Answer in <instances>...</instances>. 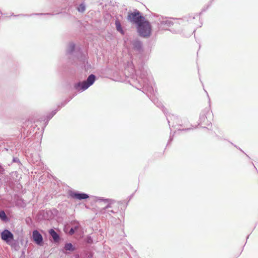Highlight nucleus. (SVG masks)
<instances>
[{
    "label": "nucleus",
    "instance_id": "f03ea898",
    "mask_svg": "<svg viewBox=\"0 0 258 258\" xmlns=\"http://www.w3.org/2000/svg\"><path fill=\"white\" fill-rule=\"evenodd\" d=\"M94 201L96 202L103 203L105 205L104 207H103L101 211V213H105L107 212L108 214L110 215L111 214L114 213L115 212L113 209L115 204V202L113 200L108 199H103L98 197H94Z\"/></svg>",
    "mask_w": 258,
    "mask_h": 258
},
{
    "label": "nucleus",
    "instance_id": "423d86ee",
    "mask_svg": "<svg viewBox=\"0 0 258 258\" xmlns=\"http://www.w3.org/2000/svg\"><path fill=\"white\" fill-rule=\"evenodd\" d=\"M127 19L131 22L139 25L140 23L144 21L145 18L141 16L139 11H136L133 13H130L127 16Z\"/></svg>",
    "mask_w": 258,
    "mask_h": 258
},
{
    "label": "nucleus",
    "instance_id": "f8f14e48",
    "mask_svg": "<svg viewBox=\"0 0 258 258\" xmlns=\"http://www.w3.org/2000/svg\"><path fill=\"white\" fill-rule=\"evenodd\" d=\"M75 48V45L74 43H70L67 48V52L68 54H72L73 53Z\"/></svg>",
    "mask_w": 258,
    "mask_h": 258
},
{
    "label": "nucleus",
    "instance_id": "20e7f679",
    "mask_svg": "<svg viewBox=\"0 0 258 258\" xmlns=\"http://www.w3.org/2000/svg\"><path fill=\"white\" fill-rule=\"evenodd\" d=\"M95 80L96 76L93 74H91L88 76L86 81L75 83L74 87L77 91L83 92L93 85Z\"/></svg>",
    "mask_w": 258,
    "mask_h": 258
},
{
    "label": "nucleus",
    "instance_id": "aec40b11",
    "mask_svg": "<svg viewBox=\"0 0 258 258\" xmlns=\"http://www.w3.org/2000/svg\"><path fill=\"white\" fill-rule=\"evenodd\" d=\"M75 231H76L75 230V229L73 228H71V229H70V230L69 231V234L70 235H73L75 233Z\"/></svg>",
    "mask_w": 258,
    "mask_h": 258
},
{
    "label": "nucleus",
    "instance_id": "b1692460",
    "mask_svg": "<svg viewBox=\"0 0 258 258\" xmlns=\"http://www.w3.org/2000/svg\"><path fill=\"white\" fill-rule=\"evenodd\" d=\"M0 14H2L1 12H0Z\"/></svg>",
    "mask_w": 258,
    "mask_h": 258
},
{
    "label": "nucleus",
    "instance_id": "4be33fe9",
    "mask_svg": "<svg viewBox=\"0 0 258 258\" xmlns=\"http://www.w3.org/2000/svg\"><path fill=\"white\" fill-rule=\"evenodd\" d=\"M167 119H168V122L169 123H170V120H169V118H167Z\"/></svg>",
    "mask_w": 258,
    "mask_h": 258
},
{
    "label": "nucleus",
    "instance_id": "0eeeda50",
    "mask_svg": "<svg viewBox=\"0 0 258 258\" xmlns=\"http://www.w3.org/2000/svg\"><path fill=\"white\" fill-rule=\"evenodd\" d=\"M32 238L37 244L39 245H42L43 242V237L38 230H35L33 231Z\"/></svg>",
    "mask_w": 258,
    "mask_h": 258
},
{
    "label": "nucleus",
    "instance_id": "4468645a",
    "mask_svg": "<svg viewBox=\"0 0 258 258\" xmlns=\"http://www.w3.org/2000/svg\"><path fill=\"white\" fill-rule=\"evenodd\" d=\"M64 248L66 250H69V251H74L75 250V248L74 247L73 245L71 243H67L65 244Z\"/></svg>",
    "mask_w": 258,
    "mask_h": 258
},
{
    "label": "nucleus",
    "instance_id": "f3484780",
    "mask_svg": "<svg viewBox=\"0 0 258 258\" xmlns=\"http://www.w3.org/2000/svg\"><path fill=\"white\" fill-rule=\"evenodd\" d=\"M0 218L3 220H5L7 219V216L4 211H0Z\"/></svg>",
    "mask_w": 258,
    "mask_h": 258
},
{
    "label": "nucleus",
    "instance_id": "a211bd4d",
    "mask_svg": "<svg viewBox=\"0 0 258 258\" xmlns=\"http://www.w3.org/2000/svg\"><path fill=\"white\" fill-rule=\"evenodd\" d=\"M56 113V110L52 111V112L47 116L48 119L51 118Z\"/></svg>",
    "mask_w": 258,
    "mask_h": 258
},
{
    "label": "nucleus",
    "instance_id": "9d476101",
    "mask_svg": "<svg viewBox=\"0 0 258 258\" xmlns=\"http://www.w3.org/2000/svg\"><path fill=\"white\" fill-rule=\"evenodd\" d=\"M132 44L135 50L140 51L142 48V43L138 40H133L132 42Z\"/></svg>",
    "mask_w": 258,
    "mask_h": 258
},
{
    "label": "nucleus",
    "instance_id": "ddd939ff",
    "mask_svg": "<svg viewBox=\"0 0 258 258\" xmlns=\"http://www.w3.org/2000/svg\"><path fill=\"white\" fill-rule=\"evenodd\" d=\"M116 29L117 31L119 32L121 34H124V31L121 28V24L118 20H116L115 22Z\"/></svg>",
    "mask_w": 258,
    "mask_h": 258
},
{
    "label": "nucleus",
    "instance_id": "6e6552de",
    "mask_svg": "<svg viewBox=\"0 0 258 258\" xmlns=\"http://www.w3.org/2000/svg\"><path fill=\"white\" fill-rule=\"evenodd\" d=\"M1 238L5 241L8 242L13 239V234L8 230H4L1 233Z\"/></svg>",
    "mask_w": 258,
    "mask_h": 258
},
{
    "label": "nucleus",
    "instance_id": "2eb2a0df",
    "mask_svg": "<svg viewBox=\"0 0 258 258\" xmlns=\"http://www.w3.org/2000/svg\"><path fill=\"white\" fill-rule=\"evenodd\" d=\"M86 9V6L84 3L81 4L77 8L79 12L83 13Z\"/></svg>",
    "mask_w": 258,
    "mask_h": 258
},
{
    "label": "nucleus",
    "instance_id": "1a4fd4ad",
    "mask_svg": "<svg viewBox=\"0 0 258 258\" xmlns=\"http://www.w3.org/2000/svg\"><path fill=\"white\" fill-rule=\"evenodd\" d=\"M71 196L72 198H74L79 200L86 199L89 198L88 195L86 194L77 192H74L72 193L71 194Z\"/></svg>",
    "mask_w": 258,
    "mask_h": 258
},
{
    "label": "nucleus",
    "instance_id": "7ed1b4c3",
    "mask_svg": "<svg viewBox=\"0 0 258 258\" xmlns=\"http://www.w3.org/2000/svg\"><path fill=\"white\" fill-rule=\"evenodd\" d=\"M159 22H158V24L160 25V27L163 29H166L167 27L174 26V28L177 30H171L170 31L175 33H179L181 32L179 24L175 20L167 19L166 18H159Z\"/></svg>",
    "mask_w": 258,
    "mask_h": 258
},
{
    "label": "nucleus",
    "instance_id": "5701e85b",
    "mask_svg": "<svg viewBox=\"0 0 258 258\" xmlns=\"http://www.w3.org/2000/svg\"><path fill=\"white\" fill-rule=\"evenodd\" d=\"M14 162L16 161V160L15 159H14Z\"/></svg>",
    "mask_w": 258,
    "mask_h": 258
},
{
    "label": "nucleus",
    "instance_id": "412c9836",
    "mask_svg": "<svg viewBox=\"0 0 258 258\" xmlns=\"http://www.w3.org/2000/svg\"><path fill=\"white\" fill-rule=\"evenodd\" d=\"M172 118H173L174 119H175L176 118V116L172 115V116L170 117V119H172Z\"/></svg>",
    "mask_w": 258,
    "mask_h": 258
},
{
    "label": "nucleus",
    "instance_id": "9b49d317",
    "mask_svg": "<svg viewBox=\"0 0 258 258\" xmlns=\"http://www.w3.org/2000/svg\"><path fill=\"white\" fill-rule=\"evenodd\" d=\"M49 233L52 237L54 241L55 242H57L59 240V236L58 234L54 231V230L51 229L49 230Z\"/></svg>",
    "mask_w": 258,
    "mask_h": 258
},
{
    "label": "nucleus",
    "instance_id": "39448f33",
    "mask_svg": "<svg viewBox=\"0 0 258 258\" xmlns=\"http://www.w3.org/2000/svg\"><path fill=\"white\" fill-rule=\"evenodd\" d=\"M137 29L140 36L147 37L151 34L152 27L150 22L145 19L137 25Z\"/></svg>",
    "mask_w": 258,
    "mask_h": 258
},
{
    "label": "nucleus",
    "instance_id": "6ab92c4d",
    "mask_svg": "<svg viewBox=\"0 0 258 258\" xmlns=\"http://www.w3.org/2000/svg\"><path fill=\"white\" fill-rule=\"evenodd\" d=\"M80 226V224L78 222H76L75 223V225L72 228H74L75 231H77L79 228Z\"/></svg>",
    "mask_w": 258,
    "mask_h": 258
},
{
    "label": "nucleus",
    "instance_id": "f257e3e1",
    "mask_svg": "<svg viewBox=\"0 0 258 258\" xmlns=\"http://www.w3.org/2000/svg\"><path fill=\"white\" fill-rule=\"evenodd\" d=\"M137 81L140 87H142L143 91H147V93L152 94L153 88L151 84L152 78L148 76L147 71L142 68L136 72Z\"/></svg>",
    "mask_w": 258,
    "mask_h": 258
},
{
    "label": "nucleus",
    "instance_id": "dca6fc26",
    "mask_svg": "<svg viewBox=\"0 0 258 258\" xmlns=\"http://www.w3.org/2000/svg\"><path fill=\"white\" fill-rule=\"evenodd\" d=\"M206 111H204L200 114V120L201 122H204L206 118Z\"/></svg>",
    "mask_w": 258,
    "mask_h": 258
}]
</instances>
